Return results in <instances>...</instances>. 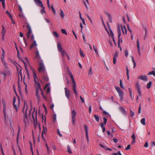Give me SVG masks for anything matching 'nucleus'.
Masks as SVG:
<instances>
[{"label": "nucleus", "instance_id": "1", "mask_svg": "<svg viewBox=\"0 0 155 155\" xmlns=\"http://www.w3.org/2000/svg\"><path fill=\"white\" fill-rule=\"evenodd\" d=\"M69 75L71 79V80L73 83L72 88V90L73 92L75 95L76 97H77L78 96V93L76 89V83L74 80V78L72 73L70 72V74H69Z\"/></svg>", "mask_w": 155, "mask_h": 155}, {"label": "nucleus", "instance_id": "2", "mask_svg": "<svg viewBox=\"0 0 155 155\" xmlns=\"http://www.w3.org/2000/svg\"><path fill=\"white\" fill-rule=\"evenodd\" d=\"M35 88L36 91L35 96L37 98L38 101H39L40 100V97L39 94V90H40L41 91L42 90L41 88V85L40 83H37V84L35 85Z\"/></svg>", "mask_w": 155, "mask_h": 155}, {"label": "nucleus", "instance_id": "3", "mask_svg": "<svg viewBox=\"0 0 155 155\" xmlns=\"http://www.w3.org/2000/svg\"><path fill=\"white\" fill-rule=\"evenodd\" d=\"M39 64V68L38 69V71L39 72H44L45 71V66L43 64L42 61L38 62Z\"/></svg>", "mask_w": 155, "mask_h": 155}, {"label": "nucleus", "instance_id": "4", "mask_svg": "<svg viewBox=\"0 0 155 155\" xmlns=\"http://www.w3.org/2000/svg\"><path fill=\"white\" fill-rule=\"evenodd\" d=\"M115 88L118 92L119 96L120 97V100L122 101L123 98V92L119 87H116Z\"/></svg>", "mask_w": 155, "mask_h": 155}, {"label": "nucleus", "instance_id": "5", "mask_svg": "<svg viewBox=\"0 0 155 155\" xmlns=\"http://www.w3.org/2000/svg\"><path fill=\"white\" fill-rule=\"evenodd\" d=\"M27 25L26 26V28L28 30V31L27 34V38H28L30 36V35L31 34V33L32 31H31V27L30 26L29 24L27 23Z\"/></svg>", "mask_w": 155, "mask_h": 155}, {"label": "nucleus", "instance_id": "6", "mask_svg": "<svg viewBox=\"0 0 155 155\" xmlns=\"http://www.w3.org/2000/svg\"><path fill=\"white\" fill-rule=\"evenodd\" d=\"M71 114L72 115L71 120L73 125H74L75 122V117L76 116V113L74 110H72Z\"/></svg>", "mask_w": 155, "mask_h": 155}, {"label": "nucleus", "instance_id": "7", "mask_svg": "<svg viewBox=\"0 0 155 155\" xmlns=\"http://www.w3.org/2000/svg\"><path fill=\"white\" fill-rule=\"evenodd\" d=\"M0 74L4 75L5 78L7 75L10 74V71L8 70V68H6L4 71L0 72Z\"/></svg>", "mask_w": 155, "mask_h": 155}, {"label": "nucleus", "instance_id": "8", "mask_svg": "<svg viewBox=\"0 0 155 155\" xmlns=\"http://www.w3.org/2000/svg\"><path fill=\"white\" fill-rule=\"evenodd\" d=\"M65 93L66 97L68 99H69L70 98V91L68 90L67 87L64 88Z\"/></svg>", "mask_w": 155, "mask_h": 155}, {"label": "nucleus", "instance_id": "9", "mask_svg": "<svg viewBox=\"0 0 155 155\" xmlns=\"http://www.w3.org/2000/svg\"><path fill=\"white\" fill-rule=\"evenodd\" d=\"M27 108L28 107H27L25 112L24 113V122L25 124L28 121V117L27 114Z\"/></svg>", "mask_w": 155, "mask_h": 155}, {"label": "nucleus", "instance_id": "10", "mask_svg": "<svg viewBox=\"0 0 155 155\" xmlns=\"http://www.w3.org/2000/svg\"><path fill=\"white\" fill-rule=\"evenodd\" d=\"M36 56L34 58V59H37V61H38V62L41 59V58L40 56V55L39 53V52L38 50L36 51L35 52Z\"/></svg>", "mask_w": 155, "mask_h": 155}, {"label": "nucleus", "instance_id": "11", "mask_svg": "<svg viewBox=\"0 0 155 155\" xmlns=\"http://www.w3.org/2000/svg\"><path fill=\"white\" fill-rule=\"evenodd\" d=\"M138 78L145 81H146L147 80V78L145 75H140L138 77Z\"/></svg>", "mask_w": 155, "mask_h": 155}, {"label": "nucleus", "instance_id": "12", "mask_svg": "<svg viewBox=\"0 0 155 155\" xmlns=\"http://www.w3.org/2000/svg\"><path fill=\"white\" fill-rule=\"evenodd\" d=\"M118 53L117 52L114 55L113 58V62L114 64H115L116 62V59L118 57Z\"/></svg>", "mask_w": 155, "mask_h": 155}, {"label": "nucleus", "instance_id": "13", "mask_svg": "<svg viewBox=\"0 0 155 155\" xmlns=\"http://www.w3.org/2000/svg\"><path fill=\"white\" fill-rule=\"evenodd\" d=\"M34 2L40 7H42L43 4L42 2L40 0H34Z\"/></svg>", "mask_w": 155, "mask_h": 155}, {"label": "nucleus", "instance_id": "14", "mask_svg": "<svg viewBox=\"0 0 155 155\" xmlns=\"http://www.w3.org/2000/svg\"><path fill=\"white\" fill-rule=\"evenodd\" d=\"M121 28L122 30V31L123 32V34H124L125 32L126 34H127V29L125 26H123L122 25L121 26Z\"/></svg>", "mask_w": 155, "mask_h": 155}, {"label": "nucleus", "instance_id": "15", "mask_svg": "<svg viewBox=\"0 0 155 155\" xmlns=\"http://www.w3.org/2000/svg\"><path fill=\"white\" fill-rule=\"evenodd\" d=\"M3 112L4 114L5 119V120H6V106L5 104V103H3Z\"/></svg>", "mask_w": 155, "mask_h": 155}, {"label": "nucleus", "instance_id": "16", "mask_svg": "<svg viewBox=\"0 0 155 155\" xmlns=\"http://www.w3.org/2000/svg\"><path fill=\"white\" fill-rule=\"evenodd\" d=\"M15 110L13 114H12V116H13V117L15 118H16L17 116V113L18 112V107L15 108Z\"/></svg>", "mask_w": 155, "mask_h": 155}, {"label": "nucleus", "instance_id": "17", "mask_svg": "<svg viewBox=\"0 0 155 155\" xmlns=\"http://www.w3.org/2000/svg\"><path fill=\"white\" fill-rule=\"evenodd\" d=\"M137 47L138 50V52L140 56V44L139 42V41L138 39H137Z\"/></svg>", "mask_w": 155, "mask_h": 155}, {"label": "nucleus", "instance_id": "18", "mask_svg": "<svg viewBox=\"0 0 155 155\" xmlns=\"http://www.w3.org/2000/svg\"><path fill=\"white\" fill-rule=\"evenodd\" d=\"M57 48L58 51L60 52L62 51V48L61 45V43L60 42H58L57 44Z\"/></svg>", "mask_w": 155, "mask_h": 155}, {"label": "nucleus", "instance_id": "19", "mask_svg": "<svg viewBox=\"0 0 155 155\" xmlns=\"http://www.w3.org/2000/svg\"><path fill=\"white\" fill-rule=\"evenodd\" d=\"M119 110L121 112H122V114L124 115H126V110L122 107H119Z\"/></svg>", "mask_w": 155, "mask_h": 155}, {"label": "nucleus", "instance_id": "20", "mask_svg": "<svg viewBox=\"0 0 155 155\" xmlns=\"http://www.w3.org/2000/svg\"><path fill=\"white\" fill-rule=\"evenodd\" d=\"M43 130L42 132V134H44V135H46V132H47V129L46 127H45L43 126Z\"/></svg>", "mask_w": 155, "mask_h": 155}, {"label": "nucleus", "instance_id": "21", "mask_svg": "<svg viewBox=\"0 0 155 155\" xmlns=\"http://www.w3.org/2000/svg\"><path fill=\"white\" fill-rule=\"evenodd\" d=\"M117 32L118 33V35L119 36V37H120L121 33V31H120V25H117Z\"/></svg>", "mask_w": 155, "mask_h": 155}, {"label": "nucleus", "instance_id": "22", "mask_svg": "<svg viewBox=\"0 0 155 155\" xmlns=\"http://www.w3.org/2000/svg\"><path fill=\"white\" fill-rule=\"evenodd\" d=\"M37 45L36 44V41H33V43L31 45L30 48V49H31L32 48H33L34 47H35Z\"/></svg>", "mask_w": 155, "mask_h": 155}, {"label": "nucleus", "instance_id": "23", "mask_svg": "<svg viewBox=\"0 0 155 155\" xmlns=\"http://www.w3.org/2000/svg\"><path fill=\"white\" fill-rule=\"evenodd\" d=\"M17 56L18 58L19 59L21 60L25 64V61H24L22 59V58L21 57H20V56H19V51H18V52H17Z\"/></svg>", "mask_w": 155, "mask_h": 155}, {"label": "nucleus", "instance_id": "24", "mask_svg": "<svg viewBox=\"0 0 155 155\" xmlns=\"http://www.w3.org/2000/svg\"><path fill=\"white\" fill-rule=\"evenodd\" d=\"M16 101V98L15 97H14L13 100V106H14V108L18 107L15 104Z\"/></svg>", "mask_w": 155, "mask_h": 155}, {"label": "nucleus", "instance_id": "25", "mask_svg": "<svg viewBox=\"0 0 155 155\" xmlns=\"http://www.w3.org/2000/svg\"><path fill=\"white\" fill-rule=\"evenodd\" d=\"M43 78L45 81L46 82L48 81L49 79L47 75L44 74L43 76Z\"/></svg>", "mask_w": 155, "mask_h": 155}, {"label": "nucleus", "instance_id": "26", "mask_svg": "<svg viewBox=\"0 0 155 155\" xmlns=\"http://www.w3.org/2000/svg\"><path fill=\"white\" fill-rule=\"evenodd\" d=\"M140 122L143 125H145V118H142Z\"/></svg>", "mask_w": 155, "mask_h": 155}, {"label": "nucleus", "instance_id": "27", "mask_svg": "<svg viewBox=\"0 0 155 155\" xmlns=\"http://www.w3.org/2000/svg\"><path fill=\"white\" fill-rule=\"evenodd\" d=\"M67 150L68 152L70 153H72V152L71 150V147L69 145H68L67 146Z\"/></svg>", "mask_w": 155, "mask_h": 155}, {"label": "nucleus", "instance_id": "28", "mask_svg": "<svg viewBox=\"0 0 155 155\" xmlns=\"http://www.w3.org/2000/svg\"><path fill=\"white\" fill-rule=\"evenodd\" d=\"M19 76H18V90L19 92H21V86H20V84H19Z\"/></svg>", "mask_w": 155, "mask_h": 155}, {"label": "nucleus", "instance_id": "29", "mask_svg": "<svg viewBox=\"0 0 155 155\" xmlns=\"http://www.w3.org/2000/svg\"><path fill=\"white\" fill-rule=\"evenodd\" d=\"M152 84V82L151 81H150L148 83L147 85V87L148 89H149Z\"/></svg>", "mask_w": 155, "mask_h": 155}, {"label": "nucleus", "instance_id": "30", "mask_svg": "<svg viewBox=\"0 0 155 155\" xmlns=\"http://www.w3.org/2000/svg\"><path fill=\"white\" fill-rule=\"evenodd\" d=\"M94 117L97 121L98 122L99 121V117L97 115L94 114Z\"/></svg>", "mask_w": 155, "mask_h": 155}, {"label": "nucleus", "instance_id": "31", "mask_svg": "<svg viewBox=\"0 0 155 155\" xmlns=\"http://www.w3.org/2000/svg\"><path fill=\"white\" fill-rule=\"evenodd\" d=\"M136 87L137 90L140 89V86L139 82H137L136 85Z\"/></svg>", "mask_w": 155, "mask_h": 155}, {"label": "nucleus", "instance_id": "32", "mask_svg": "<svg viewBox=\"0 0 155 155\" xmlns=\"http://www.w3.org/2000/svg\"><path fill=\"white\" fill-rule=\"evenodd\" d=\"M6 13L8 15V16L12 20V16L9 13L8 11L6 12Z\"/></svg>", "mask_w": 155, "mask_h": 155}, {"label": "nucleus", "instance_id": "33", "mask_svg": "<svg viewBox=\"0 0 155 155\" xmlns=\"http://www.w3.org/2000/svg\"><path fill=\"white\" fill-rule=\"evenodd\" d=\"M41 7L42 8L41 9V12L43 14L45 12V8L43 6L42 7Z\"/></svg>", "mask_w": 155, "mask_h": 155}, {"label": "nucleus", "instance_id": "34", "mask_svg": "<svg viewBox=\"0 0 155 155\" xmlns=\"http://www.w3.org/2000/svg\"><path fill=\"white\" fill-rule=\"evenodd\" d=\"M84 128L86 132V134H88L87 126L86 125H84Z\"/></svg>", "mask_w": 155, "mask_h": 155}, {"label": "nucleus", "instance_id": "35", "mask_svg": "<svg viewBox=\"0 0 155 155\" xmlns=\"http://www.w3.org/2000/svg\"><path fill=\"white\" fill-rule=\"evenodd\" d=\"M107 15L108 16V19L110 22H112V17L109 14H107Z\"/></svg>", "mask_w": 155, "mask_h": 155}, {"label": "nucleus", "instance_id": "36", "mask_svg": "<svg viewBox=\"0 0 155 155\" xmlns=\"http://www.w3.org/2000/svg\"><path fill=\"white\" fill-rule=\"evenodd\" d=\"M151 74H153V75H154L155 76V72L154 71H150L148 74V75H150Z\"/></svg>", "mask_w": 155, "mask_h": 155}, {"label": "nucleus", "instance_id": "37", "mask_svg": "<svg viewBox=\"0 0 155 155\" xmlns=\"http://www.w3.org/2000/svg\"><path fill=\"white\" fill-rule=\"evenodd\" d=\"M53 35L56 37L58 38L59 37L58 34L57 32L54 31L53 33Z\"/></svg>", "mask_w": 155, "mask_h": 155}, {"label": "nucleus", "instance_id": "38", "mask_svg": "<svg viewBox=\"0 0 155 155\" xmlns=\"http://www.w3.org/2000/svg\"><path fill=\"white\" fill-rule=\"evenodd\" d=\"M120 87L122 88L123 89H124V88L123 86V84H122V81L121 80H120Z\"/></svg>", "mask_w": 155, "mask_h": 155}, {"label": "nucleus", "instance_id": "39", "mask_svg": "<svg viewBox=\"0 0 155 155\" xmlns=\"http://www.w3.org/2000/svg\"><path fill=\"white\" fill-rule=\"evenodd\" d=\"M93 48H94V50L96 54H98V51H97V48H96L94 47V45L93 46Z\"/></svg>", "mask_w": 155, "mask_h": 155}, {"label": "nucleus", "instance_id": "40", "mask_svg": "<svg viewBox=\"0 0 155 155\" xmlns=\"http://www.w3.org/2000/svg\"><path fill=\"white\" fill-rule=\"evenodd\" d=\"M93 73L92 71V69L91 67L90 68V70L88 72V74L89 75H91Z\"/></svg>", "mask_w": 155, "mask_h": 155}, {"label": "nucleus", "instance_id": "41", "mask_svg": "<svg viewBox=\"0 0 155 155\" xmlns=\"http://www.w3.org/2000/svg\"><path fill=\"white\" fill-rule=\"evenodd\" d=\"M130 115L131 116V117H133L134 116V112H133L132 110H130Z\"/></svg>", "mask_w": 155, "mask_h": 155}, {"label": "nucleus", "instance_id": "42", "mask_svg": "<svg viewBox=\"0 0 155 155\" xmlns=\"http://www.w3.org/2000/svg\"><path fill=\"white\" fill-rule=\"evenodd\" d=\"M61 13H60V16L62 17L63 18H64V14L63 13V11L61 9H60Z\"/></svg>", "mask_w": 155, "mask_h": 155}, {"label": "nucleus", "instance_id": "43", "mask_svg": "<svg viewBox=\"0 0 155 155\" xmlns=\"http://www.w3.org/2000/svg\"><path fill=\"white\" fill-rule=\"evenodd\" d=\"M132 62H133L134 64V68L136 66V63L134 60V58L133 56L132 57Z\"/></svg>", "mask_w": 155, "mask_h": 155}, {"label": "nucleus", "instance_id": "44", "mask_svg": "<svg viewBox=\"0 0 155 155\" xmlns=\"http://www.w3.org/2000/svg\"><path fill=\"white\" fill-rule=\"evenodd\" d=\"M103 120H104V125H105L106 124L107 122V118H106L105 117H103Z\"/></svg>", "mask_w": 155, "mask_h": 155}, {"label": "nucleus", "instance_id": "45", "mask_svg": "<svg viewBox=\"0 0 155 155\" xmlns=\"http://www.w3.org/2000/svg\"><path fill=\"white\" fill-rule=\"evenodd\" d=\"M126 71H127V79L128 80L129 78V71L128 68L127 67H126Z\"/></svg>", "mask_w": 155, "mask_h": 155}, {"label": "nucleus", "instance_id": "46", "mask_svg": "<svg viewBox=\"0 0 155 155\" xmlns=\"http://www.w3.org/2000/svg\"><path fill=\"white\" fill-rule=\"evenodd\" d=\"M61 31L62 33L66 35H67V33H66L65 29H61Z\"/></svg>", "mask_w": 155, "mask_h": 155}, {"label": "nucleus", "instance_id": "47", "mask_svg": "<svg viewBox=\"0 0 155 155\" xmlns=\"http://www.w3.org/2000/svg\"><path fill=\"white\" fill-rule=\"evenodd\" d=\"M80 55L81 57H84L85 55L84 54L83 52L81 51V49H80Z\"/></svg>", "mask_w": 155, "mask_h": 155}, {"label": "nucleus", "instance_id": "48", "mask_svg": "<svg viewBox=\"0 0 155 155\" xmlns=\"http://www.w3.org/2000/svg\"><path fill=\"white\" fill-rule=\"evenodd\" d=\"M41 94L42 95V96L43 98L46 101V97L44 95V93H43V91L42 90V91H41Z\"/></svg>", "mask_w": 155, "mask_h": 155}, {"label": "nucleus", "instance_id": "49", "mask_svg": "<svg viewBox=\"0 0 155 155\" xmlns=\"http://www.w3.org/2000/svg\"><path fill=\"white\" fill-rule=\"evenodd\" d=\"M51 9H52V11L54 13V14H55V13H56V11L54 9V8L53 6V5H51Z\"/></svg>", "mask_w": 155, "mask_h": 155}, {"label": "nucleus", "instance_id": "50", "mask_svg": "<svg viewBox=\"0 0 155 155\" xmlns=\"http://www.w3.org/2000/svg\"><path fill=\"white\" fill-rule=\"evenodd\" d=\"M25 76H24V78H23V83H24V84L25 85V90H27V85L25 83Z\"/></svg>", "mask_w": 155, "mask_h": 155}, {"label": "nucleus", "instance_id": "51", "mask_svg": "<svg viewBox=\"0 0 155 155\" xmlns=\"http://www.w3.org/2000/svg\"><path fill=\"white\" fill-rule=\"evenodd\" d=\"M5 0H0V2H2V6L4 8H5Z\"/></svg>", "mask_w": 155, "mask_h": 155}, {"label": "nucleus", "instance_id": "52", "mask_svg": "<svg viewBox=\"0 0 155 155\" xmlns=\"http://www.w3.org/2000/svg\"><path fill=\"white\" fill-rule=\"evenodd\" d=\"M109 30H110V35H111V38L114 37V34H113L112 31L110 29H109Z\"/></svg>", "mask_w": 155, "mask_h": 155}, {"label": "nucleus", "instance_id": "53", "mask_svg": "<svg viewBox=\"0 0 155 155\" xmlns=\"http://www.w3.org/2000/svg\"><path fill=\"white\" fill-rule=\"evenodd\" d=\"M61 53L62 55V56L64 57L65 56V55H66V54H67L64 51H62L61 52Z\"/></svg>", "mask_w": 155, "mask_h": 155}, {"label": "nucleus", "instance_id": "54", "mask_svg": "<svg viewBox=\"0 0 155 155\" xmlns=\"http://www.w3.org/2000/svg\"><path fill=\"white\" fill-rule=\"evenodd\" d=\"M120 37H119V36L118 35V47L120 46Z\"/></svg>", "mask_w": 155, "mask_h": 155}, {"label": "nucleus", "instance_id": "55", "mask_svg": "<svg viewBox=\"0 0 155 155\" xmlns=\"http://www.w3.org/2000/svg\"><path fill=\"white\" fill-rule=\"evenodd\" d=\"M53 121L54 122H55L56 120V115L55 114H54L53 115Z\"/></svg>", "mask_w": 155, "mask_h": 155}, {"label": "nucleus", "instance_id": "56", "mask_svg": "<svg viewBox=\"0 0 155 155\" xmlns=\"http://www.w3.org/2000/svg\"><path fill=\"white\" fill-rule=\"evenodd\" d=\"M125 54L126 57H127L128 56V52L127 49H126L125 51Z\"/></svg>", "mask_w": 155, "mask_h": 155}, {"label": "nucleus", "instance_id": "57", "mask_svg": "<svg viewBox=\"0 0 155 155\" xmlns=\"http://www.w3.org/2000/svg\"><path fill=\"white\" fill-rule=\"evenodd\" d=\"M154 146H155V142L154 141H153V142H152L151 143V145L150 146V147H152Z\"/></svg>", "mask_w": 155, "mask_h": 155}, {"label": "nucleus", "instance_id": "58", "mask_svg": "<svg viewBox=\"0 0 155 155\" xmlns=\"http://www.w3.org/2000/svg\"><path fill=\"white\" fill-rule=\"evenodd\" d=\"M57 133L60 137H62V134L60 133L59 129L57 130Z\"/></svg>", "mask_w": 155, "mask_h": 155}, {"label": "nucleus", "instance_id": "59", "mask_svg": "<svg viewBox=\"0 0 155 155\" xmlns=\"http://www.w3.org/2000/svg\"><path fill=\"white\" fill-rule=\"evenodd\" d=\"M2 57H3V58H4V55L5 54V51L2 48Z\"/></svg>", "mask_w": 155, "mask_h": 155}, {"label": "nucleus", "instance_id": "60", "mask_svg": "<svg viewBox=\"0 0 155 155\" xmlns=\"http://www.w3.org/2000/svg\"><path fill=\"white\" fill-rule=\"evenodd\" d=\"M138 93L139 95H140V97H141L142 96V94H141V92L140 91V89H139L138 90H137Z\"/></svg>", "mask_w": 155, "mask_h": 155}, {"label": "nucleus", "instance_id": "61", "mask_svg": "<svg viewBox=\"0 0 155 155\" xmlns=\"http://www.w3.org/2000/svg\"><path fill=\"white\" fill-rule=\"evenodd\" d=\"M127 29H128V30L130 32V33H132V31L131 30V29L130 28V27H129V25H128V24H127Z\"/></svg>", "mask_w": 155, "mask_h": 155}, {"label": "nucleus", "instance_id": "62", "mask_svg": "<svg viewBox=\"0 0 155 155\" xmlns=\"http://www.w3.org/2000/svg\"><path fill=\"white\" fill-rule=\"evenodd\" d=\"M131 137L133 139V140H135L136 139V137L135 135V134L134 133L133 134H132Z\"/></svg>", "mask_w": 155, "mask_h": 155}, {"label": "nucleus", "instance_id": "63", "mask_svg": "<svg viewBox=\"0 0 155 155\" xmlns=\"http://www.w3.org/2000/svg\"><path fill=\"white\" fill-rule=\"evenodd\" d=\"M130 144L128 145L127 147L125 148V150H128L130 149Z\"/></svg>", "mask_w": 155, "mask_h": 155}, {"label": "nucleus", "instance_id": "64", "mask_svg": "<svg viewBox=\"0 0 155 155\" xmlns=\"http://www.w3.org/2000/svg\"><path fill=\"white\" fill-rule=\"evenodd\" d=\"M5 32H6V31H5V29H2V35H5Z\"/></svg>", "mask_w": 155, "mask_h": 155}]
</instances>
